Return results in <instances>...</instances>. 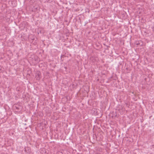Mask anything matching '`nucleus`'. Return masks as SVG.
<instances>
[{
    "instance_id": "5",
    "label": "nucleus",
    "mask_w": 154,
    "mask_h": 154,
    "mask_svg": "<svg viewBox=\"0 0 154 154\" xmlns=\"http://www.w3.org/2000/svg\"><path fill=\"white\" fill-rule=\"evenodd\" d=\"M34 38H32V40H34Z\"/></svg>"
},
{
    "instance_id": "2",
    "label": "nucleus",
    "mask_w": 154,
    "mask_h": 154,
    "mask_svg": "<svg viewBox=\"0 0 154 154\" xmlns=\"http://www.w3.org/2000/svg\"><path fill=\"white\" fill-rule=\"evenodd\" d=\"M86 89H87V90H85V88H84V91H85L86 92H87V93H88V92L89 91V87H85Z\"/></svg>"
},
{
    "instance_id": "3",
    "label": "nucleus",
    "mask_w": 154,
    "mask_h": 154,
    "mask_svg": "<svg viewBox=\"0 0 154 154\" xmlns=\"http://www.w3.org/2000/svg\"><path fill=\"white\" fill-rule=\"evenodd\" d=\"M14 107L16 108V109H17L18 110L20 109V108L21 107L20 106H15Z\"/></svg>"
},
{
    "instance_id": "1",
    "label": "nucleus",
    "mask_w": 154,
    "mask_h": 154,
    "mask_svg": "<svg viewBox=\"0 0 154 154\" xmlns=\"http://www.w3.org/2000/svg\"><path fill=\"white\" fill-rule=\"evenodd\" d=\"M35 74L36 79L37 80H39L42 77L41 72L39 71H36Z\"/></svg>"
},
{
    "instance_id": "6",
    "label": "nucleus",
    "mask_w": 154,
    "mask_h": 154,
    "mask_svg": "<svg viewBox=\"0 0 154 154\" xmlns=\"http://www.w3.org/2000/svg\"><path fill=\"white\" fill-rule=\"evenodd\" d=\"M63 56V55H62L61 56V57H62V56Z\"/></svg>"
},
{
    "instance_id": "4",
    "label": "nucleus",
    "mask_w": 154,
    "mask_h": 154,
    "mask_svg": "<svg viewBox=\"0 0 154 154\" xmlns=\"http://www.w3.org/2000/svg\"><path fill=\"white\" fill-rule=\"evenodd\" d=\"M18 88V87H17V88H16V90H17V91H19V90H18H18H17V88Z\"/></svg>"
}]
</instances>
